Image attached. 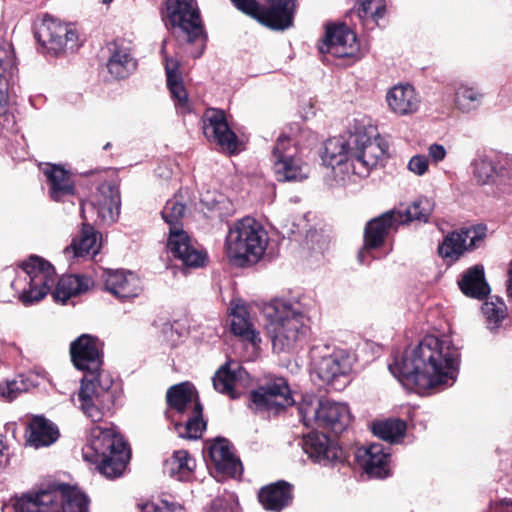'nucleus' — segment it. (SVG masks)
<instances>
[{
    "instance_id": "nucleus-1",
    "label": "nucleus",
    "mask_w": 512,
    "mask_h": 512,
    "mask_svg": "<svg viewBox=\"0 0 512 512\" xmlns=\"http://www.w3.org/2000/svg\"><path fill=\"white\" fill-rule=\"evenodd\" d=\"M460 352L449 337H424L388 365L391 374L406 388L419 394L442 391L457 378Z\"/></svg>"
},
{
    "instance_id": "nucleus-2",
    "label": "nucleus",
    "mask_w": 512,
    "mask_h": 512,
    "mask_svg": "<svg viewBox=\"0 0 512 512\" xmlns=\"http://www.w3.org/2000/svg\"><path fill=\"white\" fill-rule=\"evenodd\" d=\"M71 361L84 371L75 405L92 422H99L113 405L112 381L101 370L103 352L101 341L90 334H82L70 344Z\"/></svg>"
},
{
    "instance_id": "nucleus-3",
    "label": "nucleus",
    "mask_w": 512,
    "mask_h": 512,
    "mask_svg": "<svg viewBox=\"0 0 512 512\" xmlns=\"http://www.w3.org/2000/svg\"><path fill=\"white\" fill-rule=\"evenodd\" d=\"M311 302L276 299L264 307L265 329L276 353L294 350L309 330Z\"/></svg>"
},
{
    "instance_id": "nucleus-4",
    "label": "nucleus",
    "mask_w": 512,
    "mask_h": 512,
    "mask_svg": "<svg viewBox=\"0 0 512 512\" xmlns=\"http://www.w3.org/2000/svg\"><path fill=\"white\" fill-rule=\"evenodd\" d=\"M83 458L96 464L101 474L113 479L123 474L130 460V449L114 427L95 426L83 448Z\"/></svg>"
},
{
    "instance_id": "nucleus-5",
    "label": "nucleus",
    "mask_w": 512,
    "mask_h": 512,
    "mask_svg": "<svg viewBox=\"0 0 512 512\" xmlns=\"http://www.w3.org/2000/svg\"><path fill=\"white\" fill-rule=\"evenodd\" d=\"M269 236L263 225L252 217L235 221L225 237V252L229 261L238 267H249L264 256Z\"/></svg>"
},
{
    "instance_id": "nucleus-6",
    "label": "nucleus",
    "mask_w": 512,
    "mask_h": 512,
    "mask_svg": "<svg viewBox=\"0 0 512 512\" xmlns=\"http://www.w3.org/2000/svg\"><path fill=\"white\" fill-rule=\"evenodd\" d=\"M316 135L299 125L282 134L272 149L273 171L278 181H301L308 177V165L302 159V149L316 143Z\"/></svg>"
},
{
    "instance_id": "nucleus-7",
    "label": "nucleus",
    "mask_w": 512,
    "mask_h": 512,
    "mask_svg": "<svg viewBox=\"0 0 512 512\" xmlns=\"http://www.w3.org/2000/svg\"><path fill=\"white\" fill-rule=\"evenodd\" d=\"M167 419L174 422V430L179 437L198 439L206 428L202 419V405L195 387L189 382L171 386L166 393Z\"/></svg>"
},
{
    "instance_id": "nucleus-8",
    "label": "nucleus",
    "mask_w": 512,
    "mask_h": 512,
    "mask_svg": "<svg viewBox=\"0 0 512 512\" xmlns=\"http://www.w3.org/2000/svg\"><path fill=\"white\" fill-rule=\"evenodd\" d=\"M88 497L80 489L67 484L57 488L23 494L13 500L14 512H88ZM10 506L4 505L2 512Z\"/></svg>"
},
{
    "instance_id": "nucleus-9",
    "label": "nucleus",
    "mask_w": 512,
    "mask_h": 512,
    "mask_svg": "<svg viewBox=\"0 0 512 512\" xmlns=\"http://www.w3.org/2000/svg\"><path fill=\"white\" fill-rule=\"evenodd\" d=\"M56 282L54 267L38 256H30L22 264L21 274L12 282V287L20 293L24 305L42 300Z\"/></svg>"
},
{
    "instance_id": "nucleus-10",
    "label": "nucleus",
    "mask_w": 512,
    "mask_h": 512,
    "mask_svg": "<svg viewBox=\"0 0 512 512\" xmlns=\"http://www.w3.org/2000/svg\"><path fill=\"white\" fill-rule=\"evenodd\" d=\"M298 412L305 426H316L335 434L345 431L352 420L347 404L329 399L305 398L299 404Z\"/></svg>"
},
{
    "instance_id": "nucleus-11",
    "label": "nucleus",
    "mask_w": 512,
    "mask_h": 512,
    "mask_svg": "<svg viewBox=\"0 0 512 512\" xmlns=\"http://www.w3.org/2000/svg\"><path fill=\"white\" fill-rule=\"evenodd\" d=\"M310 357L313 370L319 379L337 390L346 386L352 364L344 350L326 344L314 345L310 350Z\"/></svg>"
},
{
    "instance_id": "nucleus-12",
    "label": "nucleus",
    "mask_w": 512,
    "mask_h": 512,
    "mask_svg": "<svg viewBox=\"0 0 512 512\" xmlns=\"http://www.w3.org/2000/svg\"><path fill=\"white\" fill-rule=\"evenodd\" d=\"M241 12L273 30H286L293 25L296 0H267L262 7L256 0H230Z\"/></svg>"
},
{
    "instance_id": "nucleus-13",
    "label": "nucleus",
    "mask_w": 512,
    "mask_h": 512,
    "mask_svg": "<svg viewBox=\"0 0 512 512\" xmlns=\"http://www.w3.org/2000/svg\"><path fill=\"white\" fill-rule=\"evenodd\" d=\"M34 35L43 52L54 56L64 52L67 47L73 49L77 46L78 35L72 25L49 15H45L36 25Z\"/></svg>"
},
{
    "instance_id": "nucleus-14",
    "label": "nucleus",
    "mask_w": 512,
    "mask_h": 512,
    "mask_svg": "<svg viewBox=\"0 0 512 512\" xmlns=\"http://www.w3.org/2000/svg\"><path fill=\"white\" fill-rule=\"evenodd\" d=\"M472 178L477 185L512 183V157L478 152L470 162Z\"/></svg>"
},
{
    "instance_id": "nucleus-15",
    "label": "nucleus",
    "mask_w": 512,
    "mask_h": 512,
    "mask_svg": "<svg viewBox=\"0 0 512 512\" xmlns=\"http://www.w3.org/2000/svg\"><path fill=\"white\" fill-rule=\"evenodd\" d=\"M293 402L288 383L282 377L268 381L249 395V408L257 413L278 414Z\"/></svg>"
},
{
    "instance_id": "nucleus-16",
    "label": "nucleus",
    "mask_w": 512,
    "mask_h": 512,
    "mask_svg": "<svg viewBox=\"0 0 512 512\" xmlns=\"http://www.w3.org/2000/svg\"><path fill=\"white\" fill-rule=\"evenodd\" d=\"M166 17L174 28H179L188 42L206 40L196 0H166Z\"/></svg>"
},
{
    "instance_id": "nucleus-17",
    "label": "nucleus",
    "mask_w": 512,
    "mask_h": 512,
    "mask_svg": "<svg viewBox=\"0 0 512 512\" xmlns=\"http://www.w3.org/2000/svg\"><path fill=\"white\" fill-rule=\"evenodd\" d=\"M353 141L352 173L366 177L377 166L387 152V145L380 138H370L366 134H351Z\"/></svg>"
},
{
    "instance_id": "nucleus-18",
    "label": "nucleus",
    "mask_w": 512,
    "mask_h": 512,
    "mask_svg": "<svg viewBox=\"0 0 512 512\" xmlns=\"http://www.w3.org/2000/svg\"><path fill=\"white\" fill-rule=\"evenodd\" d=\"M319 51L337 58L353 57L358 52L356 34L346 24H328Z\"/></svg>"
},
{
    "instance_id": "nucleus-19",
    "label": "nucleus",
    "mask_w": 512,
    "mask_h": 512,
    "mask_svg": "<svg viewBox=\"0 0 512 512\" xmlns=\"http://www.w3.org/2000/svg\"><path fill=\"white\" fill-rule=\"evenodd\" d=\"M399 226L392 210L367 222L364 229V245L358 254L360 263L368 264L367 257L371 252L381 247L388 234L393 230H397Z\"/></svg>"
},
{
    "instance_id": "nucleus-20",
    "label": "nucleus",
    "mask_w": 512,
    "mask_h": 512,
    "mask_svg": "<svg viewBox=\"0 0 512 512\" xmlns=\"http://www.w3.org/2000/svg\"><path fill=\"white\" fill-rule=\"evenodd\" d=\"M202 129L210 142L216 143L223 150L236 151L237 136L230 129L223 110L207 109L202 116Z\"/></svg>"
},
{
    "instance_id": "nucleus-21",
    "label": "nucleus",
    "mask_w": 512,
    "mask_h": 512,
    "mask_svg": "<svg viewBox=\"0 0 512 512\" xmlns=\"http://www.w3.org/2000/svg\"><path fill=\"white\" fill-rule=\"evenodd\" d=\"M167 249L174 258L179 259L186 267H202L206 260V254L194 246L191 238L182 227H171Z\"/></svg>"
},
{
    "instance_id": "nucleus-22",
    "label": "nucleus",
    "mask_w": 512,
    "mask_h": 512,
    "mask_svg": "<svg viewBox=\"0 0 512 512\" xmlns=\"http://www.w3.org/2000/svg\"><path fill=\"white\" fill-rule=\"evenodd\" d=\"M353 141L351 134L348 136L333 137L324 143L321 159L325 166L341 172L352 171Z\"/></svg>"
},
{
    "instance_id": "nucleus-23",
    "label": "nucleus",
    "mask_w": 512,
    "mask_h": 512,
    "mask_svg": "<svg viewBox=\"0 0 512 512\" xmlns=\"http://www.w3.org/2000/svg\"><path fill=\"white\" fill-rule=\"evenodd\" d=\"M120 192L118 187L111 181L103 182L93 195L90 206L96 210L101 222L114 223L120 213Z\"/></svg>"
},
{
    "instance_id": "nucleus-24",
    "label": "nucleus",
    "mask_w": 512,
    "mask_h": 512,
    "mask_svg": "<svg viewBox=\"0 0 512 512\" xmlns=\"http://www.w3.org/2000/svg\"><path fill=\"white\" fill-rule=\"evenodd\" d=\"M484 233L475 227L449 233L438 247L439 255L451 262L457 260L466 250L481 241Z\"/></svg>"
},
{
    "instance_id": "nucleus-25",
    "label": "nucleus",
    "mask_w": 512,
    "mask_h": 512,
    "mask_svg": "<svg viewBox=\"0 0 512 512\" xmlns=\"http://www.w3.org/2000/svg\"><path fill=\"white\" fill-rule=\"evenodd\" d=\"M390 453L381 443L360 447L355 452L356 462L372 478H385L389 475Z\"/></svg>"
},
{
    "instance_id": "nucleus-26",
    "label": "nucleus",
    "mask_w": 512,
    "mask_h": 512,
    "mask_svg": "<svg viewBox=\"0 0 512 512\" xmlns=\"http://www.w3.org/2000/svg\"><path fill=\"white\" fill-rule=\"evenodd\" d=\"M208 456L219 476L236 477L242 473V464L227 439H216L208 448Z\"/></svg>"
},
{
    "instance_id": "nucleus-27",
    "label": "nucleus",
    "mask_w": 512,
    "mask_h": 512,
    "mask_svg": "<svg viewBox=\"0 0 512 512\" xmlns=\"http://www.w3.org/2000/svg\"><path fill=\"white\" fill-rule=\"evenodd\" d=\"M303 451L317 464L327 466L334 463L340 456L341 450L325 434L310 432L303 437Z\"/></svg>"
},
{
    "instance_id": "nucleus-28",
    "label": "nucleus",
    "mask_w": 512,
    "mask_h": 512,
    "mask_svg": "<svg viewBox=\"0 0 512 512\" xmlns=\"http://www.w3.org/2000/svg\"><path fill=\"white\" fill-rule=\"evenodd\" d=\"M42 172L46 177L48 193L53 201L61 202L74 196L75 185L69 171L59 165L46 164Z\"/></svg>"
},
{
    "instance_id": "nucleus-29",
    "label": "nucleus",
    "mask_w": 512,
    "mask_h": 512,
    "mask_svg": "<svg viewBox=\"0 0 512 512\" xmlns=\"http://www.w3.org/2000/svg\"><path fill=\"white\" fill-rule=\"evenodd\" d=\"M389 110L398 116H407L418 111L421 98L410 84H396L386 93Z\"/></svg>"
},
{
    "instance_id": "nucleus-30",
    "label": "nucleus",
    "mask_w": 512,
    "mask_h": 512,
    "mask_svg": "<svg viewBox=\"0 0 512 512\" xmlns=\"http://www.w3.org/2000/svg\"><path fill=\"white\" fill-rule=\"evenodd\" d=\"M104 278L106 290L119 299L136 297L141 291L140 279L131 271L107 270Z\"/></svg>"
},
{
    "instance_id": "nucleus-31",
    "label": "nucleus",
    "mask_w": 512,
    "mask_h": 512,
    "mask_svg": "<svg viewBox=\"0 0 512 512\" xmlns=\"http://www.w3.org/2000/svg\"><path fill=\"white\" fill-rule=\"evenodd\" d=\"M231 331L243 342L257 348L261 342L259 332L250 320L247 307L244 304L232 301L230 307Z\"/></svg>"
},
{
    "instance_id": "nucleus-32",
    "label": "nucleus",
    "mask_w": 512,
    "mask_h": 512,
    "mask_svg": "<svg viewBox=\"0 0 512 512\" xmlns=\"http://www.w3.org/2000/svg\"><path fill=\"white\" fill-rule=\"evenodd\" d=\"M15 69L16 59L12 44L0 40V125H3L7 111L8 75L12 76Z\"/></svg>"
},
{
    "instance_id": "nucleus-33",
    "label": "nucleus",
    "mask_w": 512,
    "mask_h": 512,
    "mask_svg": "<svg viewBox=\"0 0 512 512\" xmlns=\"http://www.w3.org/2000/svg\"><path fill=\"white\" fill-rule=\"evenodd\" d=\"M99 238L100 234L90 224L83 223L79 237L72 240L64 253L66 256L72 255L73 258L93 259L101 247Z\"/></svg>"
},
{
    "instance_id": "nucleus-34",
    "label": "nucleus",
    "mask_w": 512,
    "mask_h": 512,
    "mask_svg": "<svg viewBox=\"0 0 512 512\" xmlns=\"http://www.w3.org/2000/svg\"><path fill=\"white\" fill-rule=\"evenodd\" d=\"M109 50L111 53L107 62L109 73L116 79L128 77L136 68V61L131 55L129 46L123 40H116Z\"/></svg>"
},
{
    "instance_id": "nucleus-35",
    "label": "nucleus",
    "mask_w": 512,
    "mask_h": 512,
    "mask_svg": "<svg viewBox=\"0 0 512 512\" xmlns=\"http://www.w3.org/2000/svg\"><path fill=\"white\" fill-rule=\"evenodd\" d=\"M258 499L266 510L279 512L292 501V486L285 481L267 485L259 491Z\"/></svg>"
},
{
    "instance_id": "nucleus-36",
    "label": "nucleus",
    "mask_w": 512,
    "mask_h": 512,
    "mask_svg": "<svg viewBox=\"0 0 512 512\" xmlns=\"http://www.w3.org/2000/svg\"><path fill=\"white\" fill-rule=\"evenodd\" d=\"M247 376L245 369L238 363H226L212 378L213 386L216 391L228 395L230 398H237L234 390L238 382H241Z\"/></svg>"
},
{
    "instance_id": "nucleus-37",
    "label": "nucleus",
    "mask_w": 512,
    "mask_h": 512,
    "mask_svg": "<svg viewBox=\"0 0 512 512\" xmlns=\"http://www.w3.org/2000/svg\"><path fill=\"white\" fill-rule=\"evenodd\" d=\"M484 93L476 85L458 82L454 85V105L461 113L477 111L483 104Z\"/></svg>"
},
{
    "instance_id": "nucleus-38",
    "label": "nucleus",
    "mask_w": 512,
    "mask_h": 512,
    "mask_svg": "<svg viewBox=\"0 0 512 512\" xmlns=\"http://www.w3.org/2000/svg\"><path fill=\"white\" fill-rule=\"evenodd\" d=\"M27 442L34 448L47 447L59 437L57 427L44 417L36 416L29 424Z\"/></svg>"
},
{
    "instance_id": "nucleus-39",
    "label": "nucleus",
    "mask_w": 512,
    "mask_h": 512,
    "mask_svg": "<svg viewBox=\"0 0 512 512\" xmlns=\"http://www.w3.org/2000/svg\"><path fill=\"white\" fill-rule=\"evenodd\" d=\"M92 284V279L85 275H64L58 280L53 297L64 304L71 297L86 292Z\"/></svg>"
},
{
    "instance_id": "nucleus-40",
    "label": "nucleus",
    "mask_w": 512,
    "mask_h": 512,
    "mask_svg": "<svg viewBox=\"0 0 512 512\" xmlns=\"http://www.w3.org/2000/svg\"><path fill=\"white\" fill-rule=\"evenodd\" d=\"M461 291L468 297L482 299L490 292L489 285L485 281L482 266L469 268L459 281Z\"/></svg>"
},
{
    "instance_id": "nucleus-41",
    "label": "nucleus",
    "mask_w": 512,
    "mask_h": 512,
    "mask_svg": "<svg viewBox=\"0 0 512 512\" xmlns=\"http://www.w3.org/2000/svg\"><path fill=\"white\" fill-rule=\"evenodd\" d=\"M196 467L195 460L186 450H177L166 462V469L171 477L179 481H190Z\"/></svg>"
},
{
    "instance_id": "nucleus-42",
    "label": "nucleus",
    "mask_w": 512,
    "mask_h": 512,
    "mask_svg": "<svg viewBox=\"0 0 512 512\" xmlns=\"http://www.w3.org/2000/svg\"><path fill=\"white\" fill-rule=\"evenodd\" d=\"M385 11V0H362L359 8L351 14V17L356 16L366 29L372 30L378 26V21L383 18Z\"/></svg>"
},
{
    "instance_id": "nucleus-43",
    "label": "nucleus",
    "mask_w": 512,
    "mask_h": 512,
    "mask_svg": "<svg viewBox=\"0 0 512 512\" xmlns=\"http://www.w3.org/2000/svg\"><path fill=\"white\" fill-rule=\"evenodd\" d=\"M399 223L403 225L414 220L427 222L432 211V205L427 198H420L411 205L392 210Z\"/></svg>"
},
{
    "instance_id": "nucleus-44",
    "label": "nucleus",
    "mask_w": 512,
    "mask_h": 512,
    "mask_svg": "<svg viewBox=\"0 0 512 512\" xmlns=\"http://www.w3.org/2000/svg\"><path fill=\"white\" fill-rule=\"evenodd\" d=\"M406 422L401 419H386L373 424V434L390 444L399 443L405 436Z\"/></svg>"
},
{
    "instance_id": "nucleus-45",
    "label": "nucleus",
    "mask_w": 512,
    "mask_h": 512,
    "mask_svg": "<svg viewBox=\"0 0 512 512\" xmlns=\"http://www.w3.org/2000/svg\"><path fill=\"white\" fill-rule=\"evenodd\" d=\"M482 313L486 318L487 328L495 333L507 316V307L498 297H490L482 305Z\"/></svg>"
},
{
    "instance_id": "nucleus-46",
    "label": "nucleus",
    "mask_w": 512,
    "mask_h": 512,
    "mask_svg": "<svg viewBox=\"0 0 512 512\" xmlns=\"http://www.w3.org/2000/svg\"><path fill=\"white\" fill-rule=\"evenodd\" d=\"M29 386L23 375H18L13 379H6L0 382V397L6 401H12L21 393L26 392Z\"/></svg>"
},
{
    "instance_id": "nucleus-47",
    "label": "nucleus",
    "mask_w": 512,
    "mask_h": 512,
    "mask_svg": "<svg viewBox=\"0 0 512 512\" xmlns=\"http://www.w3.org/2000/svg\"><path fill=\"white\" fill-rule=\"evenodd\" d=\"M167 86L174 100L177 112L182 115L189 113L191 109L188 95L183 85V79L167 82Z\"/></svg>"
},
{
    "instance_id": "nucleus-48",
    "label": "nucleus",
    "mask_w": 512,
    "mask_h": 512,
    "mask_svg": "<svg viewBox=\"0 0 512 512\" xmlns=\"http://www.w3.org/2000/svg\"><path fill=\"white\" fill-rule=\"evenodd\" d=\"M185 205L176 197L168 200L161 212L162 218L171 227H180L179 221L184 216Z\"/></svg>"
},
{
    "instance_id": "nucleus-49",
    "label": "nucleus",
    "mask_w": 512,
    "mask_h": 512,
    "mask_svg": "<svg viewBox=\"0 0 512 512\" xmlns=\"http://www.w3.org/2000/svg\"><path fill=\"white\" fill-rule=\"evenodd\" d=\"M139 512H186L179 503L166 499H156L138 504Z\"/></svg>"
},
{
    "instance_id": "nucleus-50",
    "label": "nucleus",
    "mask_w": 512,
    "mask_h": 512,
    "mask_svg": "<svg viewBox=\"0 0 512 512\" xmlns=\"http://www.w3.org/2000/svg\"><path fill=\"white\" fill-rule=\"evenodd\" d=\"M207 512H240L238 500L234 493L224 491L212 502Z\"/></svg>"
},
{
    "instance_id": "nucleus-51",
    "label": "nucleus",
    "mask_w": 512,
    "mask_h": 512,
    "mask_svg": "<svg viewBox=\"0 0 512 512\" xmlns=\"http://www.w3.org/2000/svg\"><path fill=\"white\" fill-rule=\"evenodd\" d=\"M407 168L417 176L424 175L429 169L428 157L422 154L412 156L408 162Z\"/></svg>"
},
{
    "instance_id": "nucleus-52",
    "label": "nucleus",
    "mask_w": 512,
    "mask_h": 512,
    "mask_svg": "<svg viewBox=\"0 0 512 512\" xmlns=\"http://www.w3.org/2000/svg\"><path fill=\"white\" fill-rule=\"evenodd\" d=\"M165 72L167 82L182 79V74L179 71V62L173 58L165 57Z\"/></svg>"
},
{
    "instance_id": "nucleus-53",
    "label": "nucleus",
    "mask_w": 512,
    "mask_h": 512,
    "mask_svg": "<svg viewBox=\"0 0 512 512\" xmlns=\"http://www.w3.org/2000/svg\"><path fill=\"white\" fill-rule=\"evenodd\" d=\"M447 155L445 147L438 143H433L428 147V157L434 162H442Z\"/></svg>"
},
{
    "instance_id": "nucleus-54",
    "label": "nucleus",
    "mask_w": 512,
    "mask_h": 512,
    "mask_svg": "<svg viewBox=\"0 0 512 512\" xmlns=\"http://www.w3.org/2000/svg\"><path fill=\"white\" fill-rule=\"evenodd\" d=\"M488 512H512V501L507 499L501 500L491 505Z\"/></svg>"
},
{
    "instance_id": "nucleus-55",
    "label": "nucleus",
    "mask_w": 512,
    "mask_h": 512,
    "mask_svg": "<svg viewBox=\"0 0 512 512\" xmlns=\"http://www.w3.org/2000/svg\"><path fill=\"white\" fill-rule=\"evenodd\" d=\"M506 288H507L508 296L512 299V260L509 263V267H508V271H507Z\"/></svg>"
},
{
    "instance_id": "nucleus-56",
    "label": "nucleus",
    "mask_w": 512,
    "mask_h": 512,
    "mask_svg": "<svg viewBox=\"0 0 512 512\" xmlns=\"http://www.w3.org/2000/svg\"><path fill=\"white\" fill-rule=\"evenodd\" d=\"M206 485L210 486V487H214V486H217L219 488V485H218V481L212 477H210L206 482H205Z\"/></svg>"
},
{
    "instance_id": "nucleus-57",
    "label": "nucleus",
    "mask_w": 512,
    "mask_h": 512,
    "mask_svg": "<svg viewBox=\"0 0 512 512\" xmlns=\"http://www.w3.org/2000/svg\"><path fill=\"white\" fill-rule=\"evenodd\" d=\"M327 245H328V243H327V241L324 239V240H323L322 245H320V246L318 247V251H319L320 253H323V252H324V250L327 248Z\"/></svg>"
},
{
    "instance_id": "nucleus-58",
    "label": "nucleus",
    "mask_w": 512,
    "mask_h": 512,
    "mask_svg": "<svg viewBox=\"0 0 512 512\" xmlns=\"http://www.w3.org/2000/svg\"><path fill=\"white\" fill-rule=\"evenodd\" d=\"M85 211H86V204L85 203H82L81 204V213H82V216L84 219H86L85 217Z\"/></svg>"
},
{
    "instance_id": "nucleus-59",
    "label": "nucleus",
    "mask_w": 512,
    "mask_h": 512,
    "mask_svg": "<svg viewBox=\"0 0 512 512\" xmlns=\"http://www.w3.org/2000/svg\"><path fill=\"white\" fill-rule=\"evenodd\" d=\"M318 237H319V235H317L316 233L311 234V239L318 238Z\"/></svg>"
},
{
    "instance_id": "nucleus-60",
    "label": "nucleus",
    "mask_w": 512,
    "mask_h": 512,
    "mask_svg": "<svg viewBox=\"0 0 512 512\" xmlns=\"http://www.w3.org/2000/svg\"><path fill=\"white\" fill-rule=\"evenodd\" d=\"M112 1H113V0H102V2H103L104 4H109V3H111Z\"/></svg>"
},
{
    "instance_id": "nucleus-61",
    "label": "nucleus",
    "mask_w": 512,
    "mask_h": 512,
    "mask_svg": "<svg viewBox=\"0 0 512 512\" xmlns=\"http://www.w3.org/2000/svg\"><path fill=\"white\" fill-rule=\"evenodd\" d=\"M109 146H110V144H109V143H107V144L104 146V149L109 148Z\"/></svg>"
}]
</instances>
